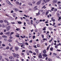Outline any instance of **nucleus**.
I'll use <instances>...</instances> for the list:
<instances>
[{"label": "nucleus", "instance_id": "7", "mask_svg": "<svg viewBox=\"0 0 61 61\" xmlns=\"http://www.w3.org/2000/svg\"><path fill=\"white\" fill-rule=\"evenodd\" d=\"M41 3V2L40 1H39L38 2H37V3L36 5H40V4Z\"/></svg>", "mask_w": 61, "mask_h": 61}, {"label": "nucleus", "instance_id": "38", "mask_svg": "<svg viewBox=\"0 0 61 61\" xmlns=\"http://www.w3.org/2000/svg\"><path fill=\"white\" fill-rule=\"evenodd\" d=\"M9 48V47L8 46H7V47L6 48V49H8Z\"/></svg>", "mask_w": 61, "mask_h": 61}, {"label": "nucleus", "instance_id": "14", "mask_svg": "<svg viewBox=\"0 0 61 61\" xmlns=\"http://www.w3.org/2000/svg\"><path fill=\"white\" fill-rule=\"evenodd\" d=\"M36 16H38V15H40V13L38 12V13H36Z\"/></svg>", "mask_w": 61, "mask_h": 61}, {"label": "nucleus", "instance_id": "53", "mask_svg": "<svg viewBox=\"0 0 61 61\" xmlns=\"http://www.w3.org/2000/svg\"><path fill=\"white\" fill-rule=\"evenodd\" d=\"M58 4H60V3H61V2L60 1H58V3H57Z\"/></svg>", "mask_w": 61, "mask_h": 61}, {"label": "nucleus", "instance_id": "43", "mask_svg": "<svg viewBox=\"0 0 61 61\" xmlns=\"http://www.w3.org/2000/svg\"><path fill=\"white\" fill-rule=\"evenodd\" d=\"M29 11H32V9H30L28 10Z\"/></svg>", "mask_w": 61, "mask_h": 61}, {"label": "nucleus", "instance_id": "30", "mask_svg": "<svg viewBox=\"0 0 61 61\" xmlns=\"http://www.w3.org/2000/svg\"><path fill=\"white\" fill-rule=\"evenodd\" d=\"M57 9H54V11L55 12H56V11H57Z\"/></svg>", "mask_w": 61, "mask_h": 61}, {"label": "nucleus", "instance_id": "12", "mask_svg": "<svg viewBox=\"0 0 61 61\" xmlns=\"http://www.w3.org/2000/svg\"><path fill=\"white\" fill-rule=\"evenodd\" d=\"M13 54L14 56H15V57L16 56H17V55H16V54L14 53H13Z\"/></svg>", "mask_w": 61, "mask_h": 61}, {"label": "nucleus", "instance_id": "21", "mask_svg": "<svg viewBox=\"0 0 61 61\" xmlns=\"http://www.w3.org/2000/svg\"><path fill=\"white\" fill-rule=\"evenodd\" d=\"M2 56H0V61L2 59Z\"/></svg>", "mask_w": 61, "mask_h": 61}, {"label": "nucleus", "instance_id": "62", "mask_svg": "<svg viewBox=\"0 0 61 61\" xmlns=\"http://www.w3.org/2000/svg\"><path fill=\"white\" fill-rule=\"evenodd\" d=\"M20 37H21L22 38H24V37H23L22 36H21Z\"/></svg>", "mask_w": 61, "mask_h": 61}, {"label": "nucleus", "instance_id": "25", "mask_svg": "<svg viewBox=\"0 0 61 61\" xmlns=\"http://www.w3.org/2000/svg\"><path fill=\"white\" fill-rule=\"evenodd\" d=\"M38 31V30L37 29H36L35 30V32H37Z\"/></svg>", "mask_w": 61, "mask_h": 61}, {"label": "nucleus", "instance_id": "61", "mask_svg": "<svg viewBox=\"0 0 61 61\" xmlns=\"http://www.w3.org/2000/svg\"><path fill=\"white\" fill-rule=\"evenodd\" d=\"M45 44V45L46 46H47V43H46Z\"/></svg>", "mask_w": 61, "mask_h": 61}, {"label": "nucleus", "instance_id": "26", "mask_svg": "<svg viewBox=\"0 0 61 61\" xmlns=\"http://www.w3.org/2000/svg\"><path fill=\"white\" fill-rule=\"evenodd\" d=\"M28 4L29 5H32V4L31 3H29Z\"/></svg>", "mask_w": 61, "mask_h": 61}, {"label": "nucleus", "instance_id": "36", "mask_svg": "<svg viewBox=\"0 0 61 61\" xmlns=\"http://www.w3.org/2000/svg\"><path fill=\"white\" fill-rule=\"evenodd\" d=\"M35 37H36V36H33V39H34L35 38Z\"/></svg>", "mask_w": 61, "mask_h": 61}, {"label": "nucleus", "instance_id": "50", "mask_svg": "<svg viewBox=\"0 0 61 61\" xmlns=\"http://www.w3.org/2000/svg\"><path fill=\"white\" fill-rule=\"evenodd\" d=\"M24 16H25V17H27V16H26V15H24Z\"/></svg>", "mask_w": 61, "mask_h": 61}, {"label": "nucleus", "instance_id": "47", "mask_svg": "<svg viewBox=\"0 0 61 61\" xmlns=\"http://www.w3.org/2000/svg\"><path fill=\"white\" fill-rule=\"evenodd\" d=\"M18 43L19 45H21V43H20L18 42Z\"/></svg>", "mask_w": 61, "mask_h": 61}, {"label": "nucleus", "instance_id": "28", "mask_svg": "<svg viewBox=\"0 0 61 61\" xmlns=\"http://www.w3.org/2000/svg\"><path fill=\"white\" fill-rule=\"evenodd\" d=\"M13 47H12L11 48H10V50H12V49H13Z\"/></svg>", "mask_w": 61, "mask_h": 61}, {"label": "nucleus", "instance_id": "56", "mask_svg": "<svg viewBox=\"0 0 61 61\" xmlns=\"http://www.w3.org/2000/svg\"><path fill=\"white\" fill-rule=\"evenodd\" d=\"M27 23L29 25H30V22H28V23Z\"/></svg>", "mask_w": 61, "mask_h": 61}, {"label": "nucleus", "instance_id": "35", "mask_svg": "<svg viewBox=\"0 0 61 61\" xmlns=\"http://www.w3.org/2000/svg\"><path fill=\"white\" fill-rule=\"evenodd\" d=\"M15 36H16V37H19L20 36L19 35H16Z\"/></svg>", "mask_w": 61, "mask_h": 61}, {"label": "nucleus", "instance_id": "63", "mask_svg": "<svg viewBox=\"0 0 61 61\" xmlns=\"http://www.w3.org/2000/svg\"><path fill=\"white\" fill-rule=\"evenodd\" d=\"M32 40H31L30 41V43H32Z\"/></svg>", "mask_w": 61, "mask_h": 61}, {"label": "nucleus", "instance_id": "22", "mask_svg": "<svg viewBox=\"0 0 61 61\" xmlns=\"http://www.w3.org/2000/svg\"><path fill=\"white\" fill-rule=\"evenodd\" d=\"M53 48L52 47L51 48H50V50L51 51H53Z\"/></svg>", "mask_w": 61, "mask_h": 61}, {"label": "nucleus", "instance_id": "40", "mask_svg": "<svg viewBox=\"0 0 61 61\" xmlns=\"http://www.w3.org/2000/svg\"><path fill=\"white\" fill-rule=\"evenodd\" d=\"M61 45V44L60 43H59V44L57 45L56 46H60V45Z\"/></svg>", "mask_w": 61, "mask_h": 61}, {"label": "nucleus", "instance_id": "19", "mask_svg": "<svg viewBox=\"0 0 61 61\" xmlns=\"http://www.w3.org/2000/svg\"><path fill=\"white\" fill-rule=\"evenodd\" d=\"M43 1L45 3H46V2H47V1H46V0H43Z\"/></svg>", "mask_w": 61, "mask_h": 61}, {"label": "nucleus", "instance_id": "58", "mask_svg": "<svg viewBox=\"0 0 61 61\" xmlns=\"http://www.w3.org/2000/svg\"><path fill=\"white\" fill-rule=\"evenodd\" d=\"M7 23H8L7 24V25H9V23H8V22Z\"/></svg>", "mask_w": 61, "mask_h": 61}, {"label": "nucleus", "instance_id": "34", "mask_svg": "<svg viewBox=\"0 0 61 61\" xmlns=\"http://www.w3.org/2000/svg\"><path fill=\"white\" fill-rule=\"evenodd\" d=\"M49 13V11H47L46 13V15H47V14H48V13Z\"/></svg>", "mask_w": 61, "mask_h": 61}, {"label": "nucleus", "instance_id": "17", "mask_svg": "<svg viewBox=\"0 0 61 61\" xmlns=\"http://www.w3.org/2000/svg\"><path fill=\"white\" fill-rule=\"evenodd\" d=\"M6 35H9L10 34V32H8L5 33Z\"/></svg>", "mask_w": 61, "mask_h": 61}, {"label": "nucleus", "instance_id": "48", "mask_svg": "<svg viewBox=\"0 0 61 61\" xmlns=\"http://www.w3.org/2000/svg\"><path fill=\"white\" fill-rule=\"evenodd\" d=\"M25 44L26 45H28V44L27 42H26L25 43Z\"/></svg>", "mask_w": 61, "mask_h": 61}, {"label": "nucleus", "instance_id": "59", "mask_svg": "<svg viewBox=\"0 0 61 61\" xmlns=\"http://www.w3.org/2000/svg\"><path fill=\"white\" fill-rule=\"evenodd\" d=\"M45 5H44V6H43V7H42V8H44V7H45Z\"/></svg>", "mask_w": 61, "mask_h": 61}, {"label": "nucleus", "instance_id": "1", "mask_svg": "<svg viewBox=\"0 0 61 61\" xmlns=\"http://www.w3.org/2000/svg\"><path fill=\"white\" fill-rule=\"evenodd\" d=\"M10 26H8L6 28V30L7 31H9L10 29Z\"/></svg>", "mask_w": 61, "mask_h": 61}, {"label": "nucleus", "instance_id": "27", "mask_svg": "<svg viewBox=\"0 0 61 61\" xmlns=\"http://www.w3.org/2000/svg\"><path fill=\"white\" fill-rule=\"evenodd\" d=\"M3 23V21L2 20H0V23Z\"/></svg>", "mask_w": 61, "mask_h": 61}, {"label": "nucleus", "instance_id": "23", "mask_svg": "<svg viewBox=\"0 0 61 61\" xmlns=\"http://www.w3.org/2000/svg\"><path fill=\"white\" fill-rule=\"evenodd\" d=\"M48 60H49V61H52V59L50 58H49L48 59Z\"/></svg>", "mask_w": 61, "mask_h": 61}, {"label": "nucleus", "instance_id": "2", "mask_svg": "<svg viewBox=\"0 0 61 61\" xmlns=\"http://www.w3.org/2000/svg\"><path fill=\"white\" fill-rule=\"evenodd\" d=\"M15 3L17 5H19V4L20 5H21V4H22V3L21 2H20V4H20L19 2H18L17 1H16L15 2Z\"/></svg>", "mask_w": 61, "mask_h": 61}, {"label": "nucleus", "instance_id": "29", "mask_svg": "<svg viewBox=\"0 0 61 61\" xmlns=\"http://www.w3.org/2000/svg\"><path fill=\"white\" fill-rule=\"evenodd\" d=\"M49 30H52V29L51 28L49 27Z\"/></svg>", "mask_w": 61, "mask_h": 61}, {"label": "nucleus", "instance_id": "33", "mask_svg": "<svg viewBox=\"0 0 61 61\" xmlns=\"http://www.w3.org/2000/svg\"><path fill=\"white\" fill-rule=\"evenodd\" d=\"M9 42H11L12 41V40H9Z\"/></svg>", "mask_w": 61, "mask_h": 61}, {"label": "nucleus", "instance_id": "54", "mask_svg": "<svg viewBox=\"0 0 61 61\" xmlns=\"http://www.w3.org/2000/svg\"><path fill=\"white\" fill-rule=\"evenodd\" d=\"M29 52H30V53H33V52L31 51L30 50L29 51Z\"/></svg>", "mask_w": 61, "mask_h": 61}, {"label": "nucleus", "instance_id": "6", "mask_svg": "<svg viewBox=\"0 0 61 61\" xmlns=\"http://www.w3.org/2000/svg\"><path fill=\"white\" fill-rule=\"evenodd\" d=\"M6 2L7 3H8V4H9V5H12V4H11V3H10V2H9V1H8V0H7L6 1Z\"/></svg>", "mask_w": 61, "mask_h": 61}, {"label": "nucleus", "instance_id": "16", "mask_svg": "<svg viewBox=\"0 0 61 61\" xmlns=\"http://www.w3.org/2000/svg\"><path fill=\"white\" fill-rule=\"evenodd\" d=\"M43 56H47V55L46 54H45V53L43 55Z\"/></svg>", "mask_w": 61, "mask_h": 61}, {"label": "nucleus", "instance_id": "51", "mask_svg": "<svg viewBox=\"0 0 61 61\" xmlns=\"http://www.w3.org/2000/svg\"><path fill=\"white\" fill-rule=\"evenodd\" d=\"M34 10H37V8H35V9H34Z\"/></svg>", "mask_w": 61, "mask_h": 61}, {"label": "nucleus", "instance_id": "4", "mask_svg": "<svg viewBox=\"0 0 61 61\" xmlns=\"http://www.w3.org/2000/svg\"><path fill=\"white\" fill-rule=\"evenodd\" d=\"M53 2L55 3H56L57 2V0H54L53 1Z\"/></svg>", "mask_w": 61, "mask_h": 61}, {"label": "nucleus", "instance_id": "46", "mask_svg": "<svg viewBox=\"0 0 61 61\" xmlns=\"http://www.w3.org/2000/svg\"><path fill=\"white\" fill-rule=\"evenodd\" d=\"M37 21H39V20L36 21L35 22L36 23H37V24H38V23H39V22H37Z\"/></svg>", "mask_w": 61, "mask_h": 61}, {"label": "nucleus", "instance_id": "13", "mask_svg": "<svg viewBox=\"0 0 61 61\" xmlns=\"http://www.w3.org/2000/svg\"><path fill=\"white\" fill-rule=\"evenodd\" d=\"M17 22L19 24H21L22 22L21 21H17Z\"/></svg>", "mask_w": 61, "mask_h": 61}, {"label": "nucleus", "instance_id": "39", "mask_svg": "<svg viewBox=\"0 0 61 61\" xmlns=\"http://www.w3.org/2000/svg\"><path fill=\"white\" fill-rule=\"evenodd\" d=\"M57 51H60H60H61V50H58V49H57Z\"/></svg>", "mask_w": 61, "mask_h": 61}, {"label": "nucleus", "instance_id": "9", "mask_svg": "<svg viewBox=\"0 0 61 61\" xmlns=\"http://www.w3.org/2000/svg\"><path fill=\"white\" fill-rule=\"evenodd\" d=\"M15 11H16V12L17 11H19V9L17 8H15Z\"/></svg>", "mask_w": 61, "mask_h": 61}, {"label": "nucleus", "instance_id": "20", "mask_svg": "<svg viewBox=\"0 0 61 61\" xmlns=\"http://www.w3.org/2000/svg\"><path fill=\"white\" fill-rule=\"evenodd\" d=\"M14 32H11L10 34V36H11V35H13V34H14Z\"/></svg>", "mask_w": 61, "mask_h": 61}, {"label": "nucleus", "instance_id": "41", "mask_svg": "<svg viewBox=\"0 0 61 61\" xmlns=\"http://www.w3.org/2000/svg\"><path fill=\"white\" fill-rule=\"evenodd\" d=\"M37 47H39V46H39V45L38 44H37Z\"/></svg>", "mask_w": 61, "mask_h": 61}, {"label": "nucleus", "instance_id": "10", "mask_svg": "<svg viewBox=\"0 0 61 61\" xmlns=\"http://www.w3.org/2000/svg\"><path fill=\"white\" fill-rule=\"evenodd\" d=\"M2 37H3L4 38H7V36H2Z\"/></svg>", "mask_w": 61, "mask_h": 61}, {"label": "nucleus", "instance_id": "52", "mask_svg": "<svg viewBox=\"0 0 61 61\" xmlns=\"http://www.w3.org/2000/svg\"><path fill=\"white\" fill-rule=\"evenodd\" d=\"M25 50H24L22 51V52H25Z\"/></svg>", "mask_w": 61, "mask_h": 61}, {"label": "nucleus", "instance_id": "45", "mask_svg": "<svg viewBox=\"0 0 61 61\" xmlns=\"http://www.w3.org/2000/svg\"><path fill=\"white\" fill-rule=\"evenodd\" d=\"M10 39H12V38H13V37H12L10 36Z\"/></svg>", "mask_w": 61, "mask_h": 61}, {"label": "nucleus", "instance_id": "31", "mask_svg": "<svg viewBox=\"0 0 61 61\" xmlns=\"http://www.w3.org/2000/svg\"><path fill=\"white\" fill-rule=\"evenodd\" d=\"M3 34V32H1L0 33V35H2Z\"/></svg>", "mask_w": 61, "mask_h": 61}, {"label": "nucleus", "instance_id": "64", "mask_svg": "<svg viewBox=\"0 0 61 61\" xmlns=\"http://www.w3.org/2000/svg\"><path fill=\"white\" fill-rule=\"evenodd\" d=\"M10 61H15L14 60H10Z\"/></svg>", "mask_w": 61, "mask_h": 61}, {"label": "nucleus", "instance_id": "18", "mask_svg": "<svg viewBox=\"0 0 61 61\" xmlns=\"http://www.w3.org/2000/svg\"><path fill=\"white\" fill-rule=\"evenodd\" d=\"M46 50H44L43 51V53H46Z\"/></svg>", "mask_w": 61, "mask_h": 61}, {"label": "nucleus", "instance_id": "44", "mask_svg": "<svg viewBox=\"0 0 61 61\" xmlns=\"http://www.w3.org/2000/svg\"><path fill=\"white\" fill-rule=\"evenodd\" d=\"M46 30V27H44V28L43 29V30H44V31H45Z\"/></svg>", "mask_w": 61, "mask_h": 61}, {"label": "nucleus", "instance_id": "42", "mask_svg": "<svg viewBox=\"0 0 61 61\" xmlns=\"http://www.w3.org/2000/svg\"><path fill=\"white\" fill-rule=\"evenodd\" d=\"M41 36H42V37H43V38H44V35H41Z\"/></svg>", "mask_w": 61, "mask_h": 61}, {"label": "nucleus", "instance_id": "24", "mask_svg": "<svg viewBox=\"0 0 61 61\" xmlns=\"http://www.w3.org/2000/svg\"><path fill=\"white\" fill-rule=\"evenodd\" d=\"M4 21L5 23H8V22H7V20H4Z\"/></svg>", "mask_w": 61, "mask_h": 61}, {"label": "nucleus", "instance_id": "49", "mask_svg": "<svg viewBox=\"0 0 61 61\" xmlns=\"http://www.w3.org/2000/svg\"><path fill=\"white\" fill-rule=\"evenodd\" d=\"M14 12V11L13 10H11V13H13Z\"/></svg>", "mask_w": 61, "mask_h": 61}, {"label": "nucleus", "instance_id": "3", "mask_svg": "<svg viewBox=\"0 0 61 61\" xmlns=\"http://www.w3.org/2000/svg\"><path fill=\"white\" fill-rule=\"evenodd\" d=\"M35 51L36 52V53L37 54H38L39 53V51H38V49H36L35 50Z\"/></svg>", "mask_w": 61, "mask_h": 61}, {"label": "nucleus", "instance_id": "11", "mask_svg": "<svg viewBox=\"0 0 61 61\" xmlns=\"http://www.w3.org/2000/svg\"><path fill=\"white\" fill-rule=\"evenodd\" d=\"M13 58V57L12 56H10L9 57V58L10 59H12Z\"/></svg>", "mask_w": 61, "mask_h": 61}, {"label": "nucleus", "instance_id": "55", "mask_svg": "<svg viewBox=\"0 0 61 61\" xmlns=\"http://www.w3.org/2000/svg\"><path fill=\"white\" fill-rule=\"evenodd\" d=\"M2 46H5V45L4 44H3L2 45Z\"/></svg>", "mask_w": 61, "mask_h": 61}, {"label": "nucleus", "instance_id": "37", "mask_svg": "<svg viewBox=\"0 0 61 61\" xmlns=\"http://www.w3.org/2000/svg\"><path fill=\"white\" fill-rule=\"evenodd\" d=\"M33 60H35V59H34L33 58H31V61H33Z\"/></svg>", "mask_w": 61, "mask_h": 61}, {"label": "nucleus", "instance_id": "15", "mask_svg": "<svg viewBox=\"0 0 61 61\" xmlns=\"http://www.w3.org/2000/svg\"><path fill=\"white\" fill-rule=\"evenodd\" d=\"M15 15H16V14H15V13L13 14V17H15Z\"/></svg>", "mask_w": 61, "mask_h": 61}, {"label": "nucleus", "instance_id": "32", "mask_svg": "<svg viewBox=\"0 0 61 61\" xmlns=\"http://www.w3.org/2000/svg\"><path fill=\"white\" fill-rule=\"evenodd\" d=\"M5 59H6L7 61H9V60H8V59H7V58H5Z\"/></svg>", "mask_w": 61, "mask_h": 61}, {"label": "nucleus", "instance_id": "5", "mask_svg": "<svg viewBox=\"0 0 61 61\" xmlns=\"http://www.w3.org/2000/svg\"><path fill=\"white\" fill-rule=\"evenodd\" d=\"M15 50H16V51H18V49H19V48H18V47H15Z\"/></svg>", "mask_w": 61, "mask_h": 61}, {"label": "nucleus", "instance_id": "60", "mask_svg": "<svg viewBox=\"0 0 61 61\" xmlns=\"http://www.w3.org/2000/svg\"><path fill=\"white\" fill-rule=\"evenodd\" d=\"M33 55H36V54L35 53H33Z\"/></svg>", "mask_w": 61, "mask_h": 61}, {"label": "nucleus", "instance_id": "57", "mask_svg": "<svg viewBox=\"0 0 61 61\" xmlns=\"http://www.w3.org/2000/svg\"><path fill=\"white\" fill-rule=\"evenodd\" d=\"M52 21H53V22H55V19H53L52 20Z\"/></svg>", "mask_w": 61, "mask_h": 61}, {"label": "nucleus", "instance_id": "8", "mask_svg": "<svg viewBox=\"0 0 61 61\" xmlns=\"http://www.w3.org/2000/svg\"><path fill=\"white\" fill-rule=\"evenodd\" d=\"M41 53L40 54V55L39 56V57L40 58H42V56L41 55Z\"/></svg>", "mask_w": 61, "mask_h": 61}]
</instances>
